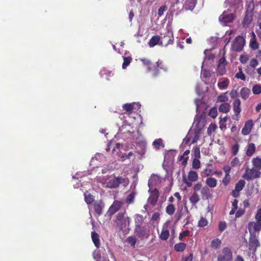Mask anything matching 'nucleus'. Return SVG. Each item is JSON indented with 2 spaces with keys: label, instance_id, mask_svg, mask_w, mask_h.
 Masks as SVG:
<instances>
[{
  "label": "nucleus",
  "instance_id": "ea45409f",
  "mask_svg": "<svg viewBox=\"0 0 261 261\" xmlns=\"http://www.w3.org/2000/svg\"><path fill=\"white\" fill-rule=\"evenodd\" d=\"M245 181L243 179H240L235 185L234 189L236 191L240 192L244 187Z\"/></svg>",
  "mask_w": 261,
  "mask_h": 261
},
{
  "label": "nucleus",
  "instance_id": "bf43d9fd",
  "mask_svg": "<svg viewBox=\"0 0 261 261\" xmlns=\"http://www.w3.org/2000/svg\"><path fill=\"white\" fill-rule=\"evenodd\" d=\"M199 132H200V129L195 131L194 137L192 141V143H195L197 142V141L199 138Z\"/></svg>",
  "mask_w": 261,
  "mask_h": 261
},
{
  "label": "nucleus",
  "instance_id": "f8f14e48",
  "mask_svg": "<svg viewBox=\"0 0 261 261\" xmlns=\"http://www.w3.org/2000/svg\"><path fill=\"white\" fill-rule=\"evenodd\" d=\"M241 100L238 98L234 99L232 102L233 110L237 116L236 120H237L239 119V114L241 112Z\"/></svg>",
  "mask_w": 261,
  "mask_h": 261
},
{
  "label": "nucleus",
  "instance_id": "8fccbe9b",
  "mask_svg": "<svg viewBox=\"0 0 261 261\" xmlns=\"http://www.w3.org/2000/svg\"><path fill=\"white\" fill-rule=\"evenodd\" d=\"M235 77L237 79H240L243 81H245L246 80L245 75L243 73L242 68H239V71L236 74Z\"/></svg>",
  "mask_w": 261,
  "mask_h": 261
},
{
  "label": "nucleus",
  "instance_id": "f03ea898",
  "mask_svg": "<svg viewBox=\"0 0 261 261\" xmlns=\"http://www.w3.org/2000/svg\"><path fill=\"white\" fill-rule=\"evenodd\" d=\"M128 182L129 180L127 178L114 176L107 183V187L111 189H116L118 188L120 184H123V186L125 187L128 184Z\"/></svg>",
  "mask_w": 261,
  "mask_h": 261
},
{
  "label": "nucleus",
  "instance_id": "6e6552de",
  "mask_svg": "<svg viewBox=\"0 0 261 261\" xmlns=\"http://www.w3.org/2000/svg\"><path fill=\"white\" fill-rule=\"evenodd\" d=\"M222 253L223 255L218 256V261H232V253L229 248H224L222 250Z\"/></svg>",
  "mask_w": 261,
  "mask_h": 261
},
{
  "label": "nucleus",
  "instance_id": "052dcab7",
  "mask_svg": "<svg viewBox=\"0 0 261 261\" xmlns=\"http://www.w3.org/2000/svg\"><path fill=\"white\" fill-rule=\"evenodd\" d=\"M188 156H184L183 154L179 156L178 160L182 162V165H185L187 163V160L188 159Z\"/></svg>",
  "mask_w": 261,
  "mask_h": 261
},
{
  "label": "nucleus",
  "instance_id": "2f4dec72",
  "mask_svg": "<svg viewBox=\"0 0 261 261\" xmlns=\"http://www.w3.org/2000/svg\"><path fill=\"white\" fill-rule=\"evenodd\" d=\"M198 174L196 171H190L188 175V179L190 181H195L198 179Z\"/></svg>",
  "mask_w": 261,
  "mask_h": 261
},
{
  "label": "nucleus",
  "instance_id": "69168bd1",
  "mask_svg": "<svg viewBox=\"0 0 261 261\" xmlns=\"http://www.w3.org/2000/svg\"><path fill=\"white\" fill-rule=\"evenodd\" d=\"M230 164H231V166H232V167H234L236 166L240 165V162H239V160L238 158H237V157L234 158L231 161Z\"/></svg>",
  "mask_w": 261,
  "mask_h": 261
},
{
  "label": "nucleus",
  "instance_id": "7c9ffc66",
  "mask_svg": "<svg viewBox=\"0 0 261 261\" xmlns=\"http://www.w3.org/2000/svg\"><path fill=\"white\" fill-rule=\"evenodd\" d=\"M229 84V80L228 79L225 78L222 81L219 82L218 83V87L220 89H225L228 87Z\"/></svg>",
  "mask_w": 261,
  "mask_h": 261
},
{
  "label": "nucleus",
  "instance_id": "f3484780",
  "mask_svg": "<svg viewBox=\"0 0 261 261\" xmlns=\"http://www.w3.org/2000/svg\"><path fill=\"white\" fill-rule=\"evenodd\" d=\"M249 246L250 247H257L259 246V242L257 239L256 234L250 233L249 239Z\"/></svg>",
  "mask_w": 261,
  "mask_h": 261
},
{
  "label": "nucleus",
  "instance_id": "0eeeda50",
  "mask_svg": "<svg viewBox=\"0 0 261 261\" xmlns=\"http://www.w3.org/2000/svg\"><path fill=\"white\" fill-rule=\"evenodd\" d=\"M148 192L150 193V196L147 199V202L151 205L154 206L156 204L159 197V191L157 189L154 188L152 190H149Z\"/></svg>",
  "mask_w": 261,
  "mask_h": 261
},
{
  "label": "nucleus",
  "instance_id": "c9c22d12",
  "mask_svg": "<svg viewBox=\"0 0 261 261\" xmlns=\"http://www.w3.org/2000/svg\"><path fill=\"white\" fill-rule=\"evenodd\" d=\"M186 247V244L184 243H179L174 245V249L177 252H182Z\"/></svg>",
  "mask_w": 261,
  "mask_h": 261
},
{
  "label": "nucleus",
  "instance_id": "9b49d317",
  "mask_svg": "<svg viewBox=\"0 0 261 261\" xmlns=\"http://www.w3.org/2000/svg\"><path fill=\"white\" fill-rule=\"evenodd\" d=\"M235 17L236 15L234 14L224 12L223 14L220 15L219 19L220 21L226 23L232 22Z\"/></svg>",
  "mask_w": 261,
  "mask_h": 261
},
{
  "label": "nucleus",
  "instance_id": "473e14b6",
  "mask_svg": "<svg viewBox=\"0 0 261 261\" xmlns=\"http://www.w3.org/2000/svg\"><path fill=\"white\" fill-rule=\"evenodd\" d=\"M84 198L85 202L88 204L92 203L94 200V196L91 194L88 193L87 192L84 193Z\"/></svg>",
  "mask_w": 261,
  "mask_h": 261
},
{
  "label": "nucleus",
  "instance_id": "9d476101",
  "mask_svg": "<svg viewBox=\"0 0 261 261\" xmlns=\"http://www.w3.org/2000/svg\"><path fill=\"white\" fill-rule=\"evenodd\" d=\"M123 204V202L119 200H114L109 208L108 213L110 216L113 215L118 212Z\"/></svg>",
  "mask_w": 261,
  "mask_h": 261
},
{
  "label": "nucleus",
  "instance_id": "6ab92c4d",
  "mask_svg": "<svg viewBox=\"0 0 261 261\" xmlns=\"http://www.w3.org/2000/svg\"><path fill=\"white\" fill-rule=\"evenodd\" d=\"M145 219V217L142 215L137 214L134 216L135 226L143 225V223Z\"/></svg>",
  "mask_w": 261,
  "mask_h": 261
},
{
  "label": "nucleus",
  "instance_id": "4be33fe9",
  "mask_svg": "<svg viewBox=\"0 0 261 261\" xmlns=\"http://www.w3.org/2000/svg\"><path fill=\"white\" fill-rule=\"evenodd\" d=\"M249 46L253 50H255L258 48V43L257 42L256 36L254 32L252 33V38L250 41Z\"/></svg>",
  "mask_w": 261,
  "mask_h": 261
},
{
  "label": "nucleus",
  "instance_id": "338daca9",
  "mask_svg": "<svg viewBox=\"0 0 261 261\" xmlns=\"http://www.w3.org/2000/svg\"><path fill=\"white\" fill-rule=\"evenodd\" d=\"M203 187H202L201 183L199 182L194 185V186L193 187V189L196 191H199L200 190H201V189Z\"/></svg>",
  "mask_w": 261,
  "mask_h": 261
},
{
  "label": "nucleus",
  "instance_id": "c03bdc74",
  "mask_svg": "<svg viewBox=\"0 0 261 261\" xmlns=\"http://www.w3.org/2000/svg\"><path fill=\"white\" fill-rule=\"evenodd\" d=\"M217 126L215 123H211L207 130V133L208 135L211 136L212 134L217 129Z\"/></svg>",
  "mask_w": 261,
  "mask_h": 261
},
{
  "label": "nucleus",
  "instance_id": "13d9d810",
  "mask_svg": "<svg viewBox=\"0 0 261 261\" xmlns=\"http://www.w3.org/2000/svg\"><path fill=\"white\" fill-rule=\"evenodd\" d=\"M190 234V231L186 230L180 233L179 236V240H182L184 237H187Z\"/></svg>",
  "mask_w": 261,
  "mask_h": 261
},
{
  "label": "nucleus",
  "instance_id": "09e8293b",
  "mask_svg": "<svg viewBox=\"0 0 261 261\" xmlns=\"http://www.w3.org/2000/svg\"><path fill=\"white\" fill-rule=\"evenodd\" d=\"M200 167V162L199 159L194 158L192 162V167L194 169H199Z\"/></svg>",
  "mask_w": 261,
  "mask_h": 261
},
{
  "label": "nucleus",
  "instance_id": "412c9836",
  "mask_svg": "<svg viewBox=\"0 0 261 261\" xmlns=\"http://www.w3.org/2000/svg\"><path fill=\"white\" fill-rule=\"evenodd\" d=\"M251 163L252 167L261 171V158L256 156L252 159Z\"/></svg>",
  "mask_w": 261,
  "mask_h": 261
},
{
  "label": "nucleus",
  "instance_id": "a19ab883",
  "mask_svg": "<svg viewBox=\"0 0 261 261\" xmlns=\"http://www.w3.org/2000/svg\"><path fill=\"white\" fill-rule=\"evenodd\" d=\"M238 200L236 199H234L232 202V208L229 213L230 215H232L235 213L238 208Z\"/></svg>",
  "mask_w": 261,
  "mask_h": 261
},
{
  "label": "nucleus",
  "instance_id": "a211bd4d",
  "mask_svg": "<svg viewBox=\"0 0 261 261\" xmlns=\"http://www.w3.org/2000/svg\"><path fill=\"white\" fill-rule=\"evenodd\" d=\"M169 237V231L168 230V225H164L160 235V238L162 240L166 241Z\"/></svg>",
  "mask_w": 261,
  "mask_h": 261
},
{
  "label": "nucleus",
  "instance_id": "ddd939ff",
  "mask_svg": "<svg viewBox=\"0 0 261 261\" xmlns=\"http://www.w3.org/2000/svg\"><path fill=\"white\" fill-rule=\"evenodd\" d=\"M104 206V203L101 200L94 202L93 204L94 211L98 216L102 214Z\"/></svg>",
  "mask_w": 261,
  "mask_h": 261
},
{
  "label": "nucleus",
  "instance_id": "864d4df0",
  "mask_svg": "<svg viewBox=\"0 0 261 261\" xmlns=\"http://www.w3.org/2000/svg\"><path fill=\"white\" fill-rule=\"evenodd\" d=\"M240 146L238 143L234 144L231 148L232 153L233 155H237L239 150Z\"/></svg>",
  "mask_w": 261,
  "mask_h": 261
},
{
  "label": "nucleus",
  "instance_id": "37998d69",
  "mask_svg": "<svg viewBox=\"0 0 261 261\" xmlns=\"http://www.w3.org/2000/svg\"><path fill=\"white\" fill-rule=\"evenodd\" d=\"M123 60L124 61L122 67L123 69H125L131 62L132 58L130 56L123 57Z\"/></svg>",
  "mask_w": 261,
  "mask_h": 261
},
{
  "label": "nucleus",
  "instance_id": "f257e3e1",
  "mask_svg": "<svg viewBox=\"0 0 261 261\" xmlns=\"http://www.w3.org/2000/svg\"><path fill=\"white\" fill-rule=\"evenodd\" d=\"M115 222L119 229L124 231L128 228L130 220L128 217L125 216V212H121L116 215Z\"/></svg>",
  "mask_w": 261,
  "mask_h": 261
},
{
  "label": "nucleus",
  "instance_id": "dca6fc26",
  "mask_svg": "<svg viewBox=\"0 0 261 261\" xmlns=\"http://www.w3.org/2000/svg\"><path fill=\"white\" fill-rule=\"evenodd\" d=\"M252 21V15L249 13L248 11H246L245 13V16L242 21V25L243 28H247Z\"/></svg>",
  "mask_w": 261,
  "mask_h": 261
},
{
  "label": "nucleus",
  "instance_id": "c756f323",
  "mask_svg": "<svg viewBox=\"0 0 261 261\" xmlns=\"http://www.w3.org/2000/svg\"><path fill=\"white\" fill-rule=\"evenodd\" d=\"M255 151V146L254 144L251 143L248 144L246 150V155L248 156H252Z\"/></svg>",
  "mask_w": 261,
  "mask_h": 261
},
{
  "label": "nucleus",
  "instance_id": "39448f33",
  "mask_svg": "<svg viewBox=\"0 0 261 261\" xmlns=\"http://www.w3.org/2000/svg\"><path fill=\"white\" fill-rule=\"evenodd\" d=\"M134 231L136 236L141 240H143L148 237V231H147L145 225L135 226Z\"/></svg>",
  "mask_w": 261,
  "mask_h": 261
},
{
  "label": "nucleus",
  "instance_id": "a18cd8bd",
  "mask_svg": "<svg viewBox=\"0 0 261 261\" xmlns=\"http://www.w3.org/2000/svg\"><path fill=\"white\" fill-rule=\"evenodd\" d=\"M208 224L207 220L204 217H201L198 223V226L200 227H204Z\"/></svg>",
  "mask_w": 261,
  "mask_h": 261
},
{
  "label": "nucleus",
  "instance_id": "a878e982",
  "mask_svg": "<svg viewBox=\"0 0 261 261\" xmlns=\"http://www.w3.org/2000/svg\"><path fill=\"white\" fill-rule=\"evenodd\" d=\"M250 90L247 87H243L240 91V96L242 99L245 100L249 97Z\"/></svg>",
  "mask_w": 261,
  "mask_h": 261
},
{
  "label": "nucleus",
  "instance_id": "4c0bfd02",
  "mask_svg": "<svg viewBox=\"0 0 261 261\" xmlns=\"http://www.w3.org/2000/svg\"><path fill=\"white\" fill-rule=\"evenodd\" d=\"M227 93L228 92H226L219 95L217 98V101L220 102L227 103L226 102L228 100Z\"/></svg>",
  "mask_w": 261,
  "mask_h": 261
},
{
  "label": "nucleus",
  "instance_id": "bb28decb",
  "mask_svg": "<svg viewBox=\"0 0 261 261\" xmlns=\"http://www.w3.org/2000/svg\"><path fill=\"white\" fill-rule=\"evenodd\" d=\"M219 111L223 113H228L230 109V106L228 103H222L219 107Z\"/></svg>",
  "mask_w": 261,
  "mask_h": 261
},
{
  "label": "nucleus",
  "instance_id": "72a5a7b5",
  "mask_svg": "<svg viewBox=\"0 0 261 261\" xmlns=\"http://www.w3.org/2000/svg\"><path fill=\"white\" fill-rule=\"evenodd\" d=\"M200 200V198L197 193H194L190 197V201L193 204L195 205Z\"/></svg>",
  "mask_w": 261,
  "mask_h": 261
},
{
  "label": "nucleus",
  "instance_id": "4d7b16f0",
  "mask_svg": "<svg viewBox=\"0 0 261 261\" xmlns=\"http://www.w3.org/2000/svg\"><path fill=\"white\" fill-rule=\"evenodd\" d=\"M167 10V7L166 6H163L161 7L158 11V14L159 16H161L163 15L164 12Z\"/></svg>",
  "mask_w": 261,
  "mask_h": 261
},
{
  "label": "nucleus",
  "instance_id": "774afa93",
  "mask_svg": "<svg viewBox=\"0 0 261 261\" xmlns=\"http://www.w3.org/2000/svg\"><path fill=\"white\" fill-rule=\"evenodd\" d=\"M258 65V61L255 59H252L250 61V65L253 68H255Z\"/></svg>",
  "mask_w": 261,
  "mask_h": 261
},
{
  "label": "nucleus",
  "instance_id": "2eb2a0df",
  "mask_svg": "<svg viewBox=\"0 0 261 261\" xmlns=\"http://www.w3.org/2000/svg\"><path fill=\"white\" fill-rule=\"evenodd\" d=\"M200 193L203 200H208L212 196L211 191L207 186L203 187L201 189Z\"/></svg>",
  "mask_w": 261,
  "mask_h": 261
},
{
  "label": "nucleus",
  "instance_id": "20e7f679",
  "mask_svg": "<svg viewBox=\"0 0 261 261\" xmlns=\"http://www.w3.org/2000/svg\"><path fill=\"white\" fill-rule=\"evenodd\" d=\"M245 44V38L242 36H239L233 40L231 45V48L233 50L236 51H240L243 49Z\"/></svg>",
  "mask_w": 261,
  "mask_h": 261
},
{
  "label": "nucleus",
  "instance_id": "5fc2aeb1",
  "mask_svg": "<svg viewBox=\"0 0 261 261\" xmlns=\"http://www.w3.org/2000/svg\"><path fill=\"white\" fill-rule=\"evenodd\" d=\"M195 158L199 159L200 157V149L198 147L196 146L193 148V150Z\"/></svg>",
  "mask_w": 261,
  "mask_h": 261
},
{
  "label": "nucleus",
  "instance_id": "49530a36",
  "mask_svg": "<svg viewBox=\"0 0 261 261\" xmlns=\"http://www.w3.org/2000/svg\"><path fill=\"white\" fill-rule=\"evenodd\" d=\"M252 92L254 94L258 95L261 93V85H255L252 87Z\"/></svg>",
  "mask_w": 261,
  "mask_h": 261
},
{
  "label": "nucleus",
  "instance_id": "f704fd0d",
  "mask_svg": "<svg viewBox=\"0 0 261 261\" xmlns=\"http://www.w3.org/2000/svg\"><path fill=\"white\" fill-rule=\"evenodd\" d=\"M137 241V239L135 236H129L126 240V242L133 248L135 247Z\"/></svg>",
  "mask_w": 261,
  "mask_h": 261
},
{
  "label": "nucleus",
  "instance_id": "aec40b11",
  "mask_svg": "<svg viewBox=\"0 0 261 261\" xmlns=\"http://www.w3.org/2000/svg\"><path fill=\"white\" fill-rule=\"evenodd\" d=\"M196 4V0H185L184 7L187 10L192 11Z\"/></svg>",
  "mask_w": 261,
  "mask_h": 261
},
{
  "label": "nucleus",
  "instance_id": "b1692460",
  "mask_svg": "<svg viewBox=\"0 0 261 261\" xmlns=\"http://www.w3.org/2000/svg\"><path fill=\"white\" fill-rule=\"evenodd\" d=\"M100 74L101 77H106L107 80H110V77L114 75L112 71L104 69L100 71Z\"/></svg>",
  "mask_w": 261,
  "mask_h": 261
},
{
  "label": "nucleus",
  "instance_id": "3c124183",
  "mask_svg": "<svg viewBox=\"0 0 261 261\" xmlns=\"http://www.w3.org/2000/svg\"><path fill=\"white\" fill-rule=\"evenodd\" d=\"M226 223L225 221H220L218 224V229L221 232H223L226 228Z\"/></svg>",
  "mask_w": 261,
  "mask_h": 261
},
{
  "label": "nucleus",
  "instance_id": "cd10ccee",
  "mask_svg": "<svg viewBox=\"0 0 261 261\" xmlns=\"http://www.w3.org/2000/svg\"><path fill=\"white\" fill-rule=\"evenodd\" d=\"M206 184L207 187L214 188L216 187L217 181L214 177H208L206 180Z\"/></svg>",
  "mask_w": 261,
  "mask_h": 261
},
{
  "label": "nucleus",
  "instance_id": "c85d7f7f",
  "mask_svg": "<svg viewBox=\"0 0 261 261\" xmlns=\"http://www.w3.org/2000/svg\"><path fill=\"white\" fill-rule=\"evenodd\" d=\"M136 195V193L135 191H132L127 195L125 199V203L127 205L133 203L134 202Z\"/></svg>",
  "mask_w": 261,
  "mask_h": 261
},
{
  "label": "nucleus",
  "instance_id": "1a4fd4ad",
  "mask_svg": "<svg viewBox=\"0 0 261 261\" xmlns=\"http://www.w3.org/2000/svg\"><path fill=\"white\" fill-rule=\"evenodd\" d=\"M248 229L249 233L256 234L261 231V222L258 220L256 221H252L249 223L248 225Z\"/></svg>",
  "mask_w": 261,
  "mask_h": 261
},
{
  "label": "nucleus",
  "instance_id": "393cba45",
  "mask_svg": "<svg viewBox=\"0 0 261 261\" xmlns=\"http://www.w3.org/2000/svg\"><path fill=\"white\" fill-rule=\"evenodd\" d=\"M160 41H161V37L159 35L153 36L151 37V38L149 40L148 42V45L150 47H153L157 45Z\"/></svg>",
  "mask_w": 261,
  "mask_h": 261
},
{
  "label": "nucleus",
  "instance_id": "e2e57ef3",
  "mask_svg": "<svg viewBox=\"0 0 261 261\" xmlns=\"http://www.w3.org/2000/svg\"><path fill=\"white\" fill-rule=\"evenodd\" d=\"M255 219L261 222V208H258L255 215Z\"/></svg>",
  "mask_w": 261,
  "mask_h": 261
},
{
  "label": "nucleus",
  "instance_id": "7ed1b4c3",
  "mask_svg": "<svg viewBox=\"0 0 261 261\" xmlns=\"http://www.w3.org/2000/svg\"><path fill=\"white\" fill-rule=\"evenodd\" d=\"M242 177L247 181H251L254 179L259 178L261 177V171L253 167L251 168L247 167L245 169V173Z\"/></svg>",
  "mask_w": 261,
  "mask_h": 261
},
{
  "label": "nucleus",
  "instance_id": "423d86ee",
  "mask_svg": "<svg viewBox=\"0 0 261 261\" xmlns=\"http://www.w3.org/2000/svg\"><path fill=\"white\" fill-rule=\"evenodd\" d=\"M174 41V37L172 31L168 30L163 37H161V43L165 46L171 44Z\"/></svg>",
  "mask_w": 261,
  "mask_h": 261
},
{
  "label": "nucleus",
  "instance_id": "58836bf2",
  "mask_svg": "<svg viewBox=\"0 0 261 261\" xmlns=\"http://www.w3.org/2000/svg\"><path fill=\"white\" fill-rule=\"evenodd\" d=\"M153 145L154 148L156 149H160L161 147H164V144L163 143V140L161 138L155 140L153 142Z\"/></svg>",
  "mask_w": 261,
  "mask_h": 261
},
{
  "label": "nucleus",
  "instance_id": "e433bc0d",
  "mask_svg": "<svg viewBox=\"0 0 261 261\" xmlns=\"http://www.w3.org/2000/svg\"><path fill=\"white\" fill-rule=\"evenodd\" d=\"M175 211V207L173 204H169L166 207V212L169 215H173Z\"/></svg>",
  "mask_w": 261,
  "mask_h": 261
},
{
  "label": "nucleus",
  "instance_id": "de8ad7c7",
  "mask_svg": "<svg viewBox=\"0 0 261 261\" xmlns=\"http://www.w3.org/2000/svg\"><path fill=\"white\" fill-rule=\"evenodd\" d=\"M123 108L127 112H132L134 109L133 103H126L123 105Z\"/></svg>",
  "mask_w": 261,
  "mask_h": 261
},
{
  "label": "nucleus",
  "instance_id": "680f3d73",
  "mask_svg": "<svg viewBox=\"0 0 261 261\" xmlns=\"http://www.w3.org/2000/svg\"><path fill=\"white\" fill-rule=\"evenodd\" d=\"M229 95L231 99H235L237 98L238 93L236 90L233 89L230 92Z\"/></svg>",
  "mask_w": 261,
  "mask_h": 261
},
{
  "label": "nucleus",
  "instance_id": "603ef678",
  "mask_svg": "<svg viewBox=\"0 0 261 261\" xmlns=\"http://www.w3.org/2000/svg\"><path fill=\"white\" fill-rule=\"evenodd\" d=\"M218 71L219 75H223L225 72V68L224 65H218Z\"/></svg>",
  "mask_w": 261,
  "mask_h": 261
},
{
  "label": "nucleus",
  "instance_id": "4468645a",
  "mask_svg": "<svg viewBox=\"0 0 261 261\" xmlns=\"http://www.w3.org/2000/svg\"><path fill=\"white\" fill-rule=\"evenodd\" d=\"M253 127V121L252 120H249L245 122V125L242 130V133L243 135H248L251 132Z\"/></svg>",
  "mask_w": 261,
  "mask_h": 261
},
{
  "label": "nucleus",
  "instance_id": "6e6d98bb",
  "mask_svg": "<svg viewBox=\"0 0 261 261\" xmlns=\"http://www.w3.org/2000/svg\"><path fill=\"white\" fill-rule=\"evenodd\" d=\"M235 217L236 218H239L242 216L245 213V210L240 208L239 210L236 211Z\"/></svg>",
  "mask_w": 261,
  "mask_h": 261
},
{
  "label": "nucleus",
  "instance_id": "5701e85b",
  "mask_svg": "<svg viewBox=\"0 0 261 261\" xmlns=\"http://www.w3.org/2000/svg\"><path fill=\"white\" fill-rule=\"evenodd\" d=\"M91 238L95 246L98 248L100 245L99 234L95 231L92 232Z\"/></svg>",
  "mask_w": 261,
  "mask_h": 261
},
{
  "label": "nucleus",
  "instance_id": "79ce46f5",
  "mask_svg": "<svg viewBox=\"0 0 261 261\" xmlns=\"http://www.w3.org/2000/svg\"><path fill=\"white\" fill-rule=\"evenodd\" d=\"M221 244V240H219V239H216L213 240L211 242V247L212 248L217 249L220 247Z\"/></svg>",
  "mask_w": 261,
  "mask_h": 261
},
{
  "label": "nucleus",
  "instance_id": "0e129e2a",
  "mask_svg": "<svg viewBox=\"0 0 261 261\" xmlns=\"http://www.w3.org/2000/svg\"><path fill=\"white\" fill-rule=\"evenodd\" d=\"M202 75L204 78L210 77L211 75V72L207 69H204L202 70Z\"/></svg>",
  "mask_w": 261,
  "mask_h": 261
}]
</instances>
